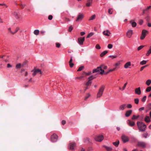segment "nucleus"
Instances as JSON below:
<instances>
[{
    "label": "nucleus",
    "mask_w": 151,
    "mask_h": 151,
    "mask_svg": "<svg viewBox=\"0 0 151 151\" xmlns=\"http://www.w3.org/2000/svg\"><path fill=\"white\" fill-rule=\"evenodd\" d=\"M32 72H33L32 75L33 76H35L37 74H41L42 72L41 70L38 69H35L32 70Z\"/></svg>",
    "instance_id": "4"
},
{
    "label": "nucleus",
    "mask_w": 151,
    "mask_h": 151,
    "mask_svg": "<svg viewBox=\"0 0 151 151\" xmlns=\"http://www.w3.org/2000/svg\"><path fill=\"white\" fill-rule=\"evenodd\" d=\"M147 135L148 134L147 133H145L143 134V136L144 137L146 138L147 137Z\"/></svg>",
    "instance_id": "61"
},
{
    "label": "nucleus",
    "mask_w": 151,
    "mask_h": 151,
    "mask_svg": "<svg viewBox=\"0 0 151 151\" xmlns=\"http://www.w3.org/2000/svg\"><path fill=\"white\" fill-rule=\"evenodd\" d=\"M53 18V17L52 15H50L48 16V19L50 20H51Z\"/></svg>",
    "instance_id": "56"
},
{
    "label": "nucleus",
    "mask_w": 151,
    "mask_h": 151,
    "mask_svg": "<svg viewBox=\"0 0 151 151\" xmlns=\"http://www.w3.org/2000/svg\"><path fill=\"white\" fill-rule=\"evenodd\" d=\"M83 77H84L83 76H81L79 77H76V78H75V79H82V78H83Z\"/></svg>",
    "instance_id": "62"
},
{
    "label": "nucleus",
    "mask_w": 151,
    "mask_h": 151,
    "mask_svg": "<svg viewBox=\"0 0 151 151\" xmlns=\"http://www.w3.org/2000/svg\"><path fill=\"white\" fill-rule=\"evenodd\" d=\"M104 138V137L103 135H100L96 137L95 139L97 141L101 142L103 139Z\"/></svg>",
    "instance_id": "9"
},
{
    "label": "nucleus",
    "mask_w": 151,
    "mask_h": 151,
    "mask_svg": "<svg viewBox=\"0 0 151 151\" xmlns=\"http://www.w3.org/2000/svg\"><path fill=\"white\" fill-rule=\"evenodd\" d=\"M151 7V6H150L148 7L146 9L144 10L143 12V13L144 14L145 13V12L146 11H147L148 10L150 9V8Z\"/></svg>",
    "instance_id": "47"
},
{
    "label": "nucleus",
    "mask_w": 151,
    "mask_h": 151,
    "mask_svg": "<svg viewBox=\"0 0 151 151\" xmlns=\"http://www.w3.org/2000/svg\"><path fill=\"white\" fill-rule=\"evenodd\" d=\"M95 18H96V15L95 14L93 15L89 19V20L90 21V20H93L95 19Z\"/></svg>",
    "instance_id": "31"
},
{
    "label": "nucleus",
    "mask_w": 151,
    "mask_h": 151,
    "mask_svg": "<svg viewBox=\"0 0 151 151\" xmlns=\"http://www.w3.org/2000/svg\"><path fill=\"white\" fill-rule=\"evenodd\" d=\"M127 82H126L124 83V86H123V87L122 88V91H123L125 89L126 87V86L127 85Z\"/></svg>",
    "instance_id": "48"
},
{
    "label": "nucleus",
    "mask_w": 151,
    "mask_h": 151,
    "mask_svg": "<svg viewBox=\"0 0 151 151\" xmlns=\"http://www.w3.org/2000/svg\"><path fill=\"white\" fill-rule=\"evenodd\" d=\"M131 65V64L130 62H128L127 63L124 65V67L125 68H128V67Z\"/></svg>",
    "instance_id": "23"
},
{
    "label": "nucleus",
    "mask_w": 151,
    "mask_h": 151,
    "mask_svg": "<svg viewBox=\"0 0 151 151\" xmlns=\"http://www.w3.org/2000/svg\"><path fill=\"white\" fill-rule=\"evenodd\" d=\"M143 21L141 19L139 20V24L140 25H142L143 24Z\"/></svg>",
    "instance_id": "60"
},
{
    "label": "nucleus",
    "mask_w": 151,
    "mask_h": 151,
    "mask_svg": "<svg viewBox=\"0 0 151 151\" xmlns=\"http://www.w3.org/2000/svg\"><path fill=\"white\" fill-rule=\"evenodd\" d=\"M148 32V31L145 29H143L142 30V35L140 37L141 40H143L145 38L146 36V33Z\"/></svg>",
    "instance_id": "7"
},
{
    "label": "nucleus",
    "mask_w": 151,
    "mask_h": 151,
    "mask_svg": "<svg viewBox=\"0 0 151 151\" xmlns=\"http://www.w3.org/2000/svg\"><path fill=\"white\" fill-rule=\"evenodd\" d=\"M91 83L92 82L88 80V82L86 83V86H90Z\"/></svg>",
    "instance_id": "33"
},
{
    "label": "nucleus",
    "mask_w": 151,
    "mask_h": 151,
    "mask_svg": "<svg viewBox=\"0 0 151 151\" xmlns=\"http://www.w3.org/2000/svg\"><path fill=\"white\" fill-rule=\"evenodd\" d=\"M128 124L130 126L132 127L135 125V123L134 122L131 121L130 120H128Z\"/></svg>",
    "instance_id": "21"
},
{
    "label": "nucleus",
    "mask_w": 151,
    "mask_h": 151,
    "mask_svg": "<svg viewBox=\"0 0 151 151\" xmlns=\"http://www.w3.org/2000/svg\"><path fill=\"white\" fill-rule=\"evenodd\" d=\"M127 106L128 108H131L132 107V106L130 104H127Z\"/></svg>",
    "instance_id": "55"
},
{
    "label": "nucleus",
    "mask_w": 151,
    "mask_h": 151,
    "mask_svg": "<svg viewBox=\"0 0 151 151\" xmlns=\"http://www.w3.org/2000/svg\"><path fill=\"white\" fill-rule=\"evenodd\" d=\"M104 147L107 151H111L112 149V148L111 147H107L105 146H104Z\"/></svg>",
    "instance_id": "27"
},
{
    "label": "nucleus",
    "mask_w": 151,
    "mask_h": 151,
    "mask_svg": "<svg viewBox=\"0 0 151 151\" xmlns=\"http://www.w3.org/2000/svg\"><path fill=\"white\" fill-rule=\"evenodd\" d=\"M93 0H87V3L86 4V6L88 7L90 6Z\"/></svg>",
    "instance_id": "19"
},
{
    "label": "nucleus",
    "mask_w": 151,
    "mask_h": 151,
    "mask_svg": "<svg viewBox=\"0 0 151 151\" xmlns=\"http://www.w3.org/2000/svg\"><path fill=\"white\" fill-rule=\"evenodd\" d=\"M120 64V63L119 62L116 63L115 64V66H116V67L115 68H116L117 67H118L119 66Z\"/></svg>",
    "instance_id": "51"
},
{
    "label": "nucleus",
    "mask_w": 151,
    "mask_h": 151,
    "mask_svg": "<svg viewBox=\"0 0 151 151\" xmlns=\"http://www.w3.org/2000/svg\"><path fill=\"white\" fill-rule=\"evenodd\" d=\"M87 95L88 96H86L85 98V100H86L90 96V95L88 93V94Z\"/></svg>",
    "instance_id": "59"
},
{
    "label": "nucleus",
    "mask_w": 151,
    "mask_h": 151,
    "mask_svg": "<svg viewBox=\"0 0 151 151\" xmlns=\"http://www.w3.org/2000/svg\"><path fill=\"white\" fill-rule=\"evenodd\" d=\"M113 12V10L112 8L109 9L108 10V13L110 14H112Z\"/></svg>",
    "instance_id": "38"
},
{
    "label": "nucleus",
    "mask_w": 151,
    "mask_h": 151,
    "mask_svg": "<svg viewBox=\"0 0 151 151\" xmlns=\"http://www.w3.org/2000/svg\"><path fill=\"white\" fill-rule=\"evenodd\" d=\"M39 32L40 31L39 30L36 29L34 31V33L35 35H39Z\"/></svg>",
    "instance_id": "32"
},
{
    "label": "nucleus",
    "mask_w": 151,
    "mask_h": 151,
    "mask_svg": "<svg viewBox=\"0 0 151 151\" xmlns=\"http://www.w3.org/2000/svg\"><path fill=\"white\" fill-rule=\"evenodd\" d=\"M108 52V51L107 50H105L102 52L100 54V56L101 57H103Z\"/></svg>",
    "instance_id": "28"
},
{
    "label": "nucleus",
    "mask_w": 151,
    "mask_h": 151,
    "mask_svg": "<svg viewBox=\"0 0 151 151\" xmlns=\"http://www.w3.org/2000/svg\"><path fill=\"white\" fill-rule=\"evenodd\" d=\"M58 138V135L55 134H53L51 137L50 140L51 142H55L57 141Z\"/></svg>",
    "instance_id": "5"
},
{
    "label": "nucleus",
    "mask_w": 151,
    "mask_h": 151,
    "mask_svg": "<svg viewBox=\"0 0 151 151\" xmlns=\"http://www.w3.org/2000/svg\"><path fill=\"white\" fill-rule=\"evenodd\" d=\"M147 143L142 142H138L137 143V145L139 147L144 148L146 147Z\"/></svg>",
    "instance_id": "6"
},
{
    "label": "nucleus",
    "mask_w": 151,
    "mask_h": 151,
    "mask_svg": "<svg viewBox=\"0 0 151 151\" xmlns=\"http://www.w3.org/2000/svg\"><path fill=\"white\" fill-rule=\"evenodd\" d=\"M19 29L20 28L19 27H17L15 31L13 32V35L16 33L18 32V31L19 30Z\"/></svg>",
    "instance_id": "34"
},
{
    "label": "nucleus",
    "mask_w": 151,
    "mask_h": 151,
    "mask_svg": "<svg viewBox=\"0 0 151 151\" xmlns=\"http://www.w3.org/2000/svg\"><path fill=\"white\" fill-rule=\"evenodd\" d=\"M139 116V115H138L137 116H136L135 115H133V116L132 117V120H135L137 119Z\"/></svg>",
    "instance_id": "29"
},
{
    "label": "nucleus",
    "mask_w": 151,
    "mask_h": 151,
    "mask_svg": "<svg viewBox=\"0 0 151 151\" xmlns=\"http://www.w3.org/2000/svg\"><path fill=\"white\" fill-rule=\"evenodd\" d=\"M84 73H85V75H87V76L90 75L91 74H92V73H91V72H89L88 73H86V72H84Z\"/></svg>",
    "instance_id": "57"
},
{
    "label": "nucleus",
    "mask_w": 151,
    "mask_h": 151,
    "mask_svg": "<svg viewBox=\"0 0 151 151\" xmlns=\"http://www.w3.org/2000/svg\"><path fill=\"white\" fill-rule=\"evenodd\" d=\"M134 102L135 104H138L139 102V99L138 98H136L134 99Z\"/></svg>",
    "instance_id": "37"
},
{
    "label": "nucleus",
    "mask_w": 151,
    "mask_h": 151,
    "mask_svg": "<svg viewBox=\"0 0 151 151\" xmlns=\"http://www.w3.org/2000/svg\"><path fill=\"white\" fill-rule=\"evenodd\" d=\"M137 124L139 131L144 132L145 130L146 126L144 123L138 122L137 123Z\"/></svg>",
    "instance_id": "1"
},
{
    "label": "nucleus",
    "mask_w": 151,
    "mask_h": 151,
    "mask_svg": "<svg viewBox=\"0 0 151 151\" xmlns=\"http://www.w3.org/2000/svg\"><path fill=\"white\" fill-rule=\"evenodd\" d=\"M135 93L136 94L140 95L141 93V91L140 89V88L139 87L136 88L135 90Z\"/></svg>",
    "instance_id": "15"
},
{
    "label": "nucleus",
    "mask_w": 151,
    "mask_h": 151,
    "mask_svg": "<svg viewBox=\"0 0 151 151\" xmlns=\"http://www.w3.org/2000/svg\"><path fill=\"white\" fill-rule=\"evenodd\" d=\"M101 68L102 69H106L107 68V67L106 66L104 65H101L100 66Z\"/></svg>",
    "instance_id": "36"
},
{
    "label": "nucleus",
    "mask_w": 151,
    "mask_h": 151,
    "mask_svg": "<svg viewBox=\"0 0 151 151\" xmlns=\"http://www.w3.org/2000/svg\"><path fill=\"white\" fill-rule=\"evenodd\" d=\"M56 46L57 47L59 48L60 47L61 44L59 43H55Z\"/></svg>",
    "instance_id": "50"
},
{
    "label": "nucleus",
    "mask_w": 151,
    "mask_h": 151,
    "mask_svg": "<svg viewBox=\"0 0 151 151\" xmlns=\"http://www.w3.org/2000/svg\"><path fill=\"white\" fill-rule=\"evenodd\" d=\"M73 27H72V26H70L69 27V28L68 31L70 32H71L72 30H73Z\"/></svg>",
    "instance_id": "54"
},
{
    "label": "nucleus",
    "mask_w": 151,
    "mask_h": 151,
    "mask_svg": "<svg viewBox=\"0 0 151 151\" xmlns=\"http://www.w3.org/2000/svg\"><path fill=\"white\" fill-rule=\"evenodd\" d=\"M147 62V61L143 60L140 62V64L141 65H144L146 64Z\"/></svg>",
    "instance_id": "39"
},
{
    "label": "nucleus",
    "mask_w": 151,
    "mask_h": 151,
    "mask_svg": "<svg viewBox=\"0 0 151 151\" xmlns=\"http://www.w3.org/2000/svg\"><path fill=\"white\" fill-rule=\"evenodd\" d=\"M126 104H123L121 105L119 107V110H124L126 108Z\"/></svg>",
    "instance_id": "17"
},
{
    "label": "nucleus",
    "mask_w": 151,
    "mask_h": 151,
    "mask_svg": "<svg viewBox=\"0 0 151 151\" xmlns=\"http://www.w3.org/2000/svg\"><path fill=\"white\" fill-rule=\"evenodd\" d=\"M122 141L124 142H126L128 141L129 140L128 137L124 135H123L122 136Z\"/></svg>",
    "instance_id": "14"
},
{
    "label": "nucleus",
    "mask_w": 151,
    "mask_h": 151,
    "mask_svg": "<svg viewBox=\"0 0 151 151\" xmlns=\"http://www.w3.org/2000/svg\"><path fill=\"white\" fill-rule=\"evenodd\" d=\"M78 43L81 45L83 44V42L85 40V37H80L78 38Z\"/></svg>",
    "instance_id": "10"
},
{
    "label": "nucleus",
    "mask_w": 151,
    "mask_h": 151,
    "mask_svg": "<svg viewBox=\"0 0 151 151\" xmlns=\"http://www.w3.org/2000/svg\"><path fill=\"white\" fill-rule=\"evenodd\" d=\"M132 110H129L127 111L125 114L126 116L127 117L129 116L132 114Z\"/></svg>",
    "instance_id": "18"
},
{
    "label": "nucleus",
    "mask_w": 151,
    "mask_h": 151,
    "mask_svg": "<svg viewBox=\"0 0 151 151\" xmlns=\"http://www.w3.org/2000/svg\"><path fill=\"white\" fill-rule=\"evenodd\" d=\"M73 59L72 57H71L70 58V61H69V64L70 66V68H72L73 67L74 64L72 62Z\"/></svg>",
    "instance_id": "20"
},
{
    "label": "nucleus",
    "mask_w": 151,
    "mask_h": 151,
    "mask_svg": "<svg viewBox=\"0 0 151 151\" xmlns=\"http://www.w3.org/2000/svg\"><path fill=\"white\" fill-rule=\"evenodd\" d=\"M147 96H144L141 99V101L143 102H145L146 100Z\"/></svg>",
    "instance_id": "35"
},
{
    "label": "nucleus",
    "mask_w": 151,
    "mask_h": 151,
    "mask_svg": "<svg viewBox=\"0 0 151 151\" xmlns=\"http://www.w3.org/2000/svg\"><path fill=\"white\" fill-rule=\"evenodd\" d=\"M105 88V86L104 85H102L101 86L97 93V98H99L102 96Z\"/></svg>",
    "instance_id": "2"
},
{
    "label": "nucleus",
    "mask_w": 151,
    "mask_h": 151,
    "mask_svg": "<svg viewBox=\"0 0 151 151\" xmlns=\"http://www.w3.org/2000/svg\"><path fill=\"white\" fill-rule=\"evenodd\" d=\"M9 32L11 34L13 35V31H12L11 28H9L8 29Z\"/></svg>",
    "instance_id": "46"
},
{
    "label": "nucleus",
    "mask_w": 151,
    "mask_h": 151,
    "mask_svg": "<svg viewBox=\"0 0 151 151\" xmlns=\"http://www.w3.org/2000/svg\"><path fill=\"white\" fill-rule=\"evenodd\" d=\"M145 46L143 45H141L139 47H138L137 49V50L138 51H139V50L142 49Z\"/></svg>",
    "instance_id": "49"
},
{
    "label": "nucleus",
    "mask_w": 151,
    "mask_h": 151,
    "mask_svg": "<svg viewBox=\"0 0 151 151\" xmlns=\"http://www.w3.org/2000/svg\"><path fill=\"white\" fill-rule=\"evenodd\" d=\"M84 17L83 14H79L78 17L76 20V22H79L81 21Z\"/></svg>",
    "instance_id": "11"
},
{
    "label": "nucleus",
    "mask_w": 151,
    "mask_h": 151,
    "mask_svg": "<svg viewBox=\"0 0 151 151\" xmlns=\"http://www.w3.org/2000/svg\"><path fill=\"white\" fill-rule=\"evenodd\" d=\"M21 64L20 63H18L16 65V68L17 69L20 68L21 67Z\"/></svg>",
    "instance_id": "41"
},
{
    "label": "nucleus",
    "mask_w": 151,
    "mask_h": 151,
    "mask_svg": "<svg viewBox=\"0 0 151 151\" xmlns=\"http://www.w3.org/2000/svg\"><path fill=\"white\" fill-rule=\"evenodd\" d=\"M94 34L93 33V32H91L90 33H89L87 35V38H89L91 36H92V35H93Z\"/></svg>",
    "instance_id": "42"
},
{
    "label": "nucleus",
    "mask_w": 151,
    "mask_h": 151,
    "mask_svg": "<svg viewBox=\"0 0 151 151\" xmlns=\"http://www.w3.org/2000/svg\"><path fill=\"white\" fill-rule=\"evenodd\" d=\"M84 68V67L83 66H82L80 67L78 69V70L77 71H79L82 70Z\"/></svg>",
    "instance_id": "45"
},
{
    "label": "nucleus",
    "mask_w": 151,
    "mask_h": 151,
    "mask_svg": "<svg viewBox=\"0 0 151 151\" xmlns=\"http://www.w3.org/2000/svg\"><path fill=\"white\" fill-rule=\"evenodd\" d=\"M130 23L131 24L132 26L133 27H135L137 25V23L135 22H133L132 20L130 21Z\"/></svg>",
    "instance_id": "22"
},
{
    "label": "nucleus",
    "mask_w": 151,
    "mask_h": 151,
    "mask_svg": "<svg viewBox=\"0 0 151 151\" xmlns=\"http://www.w3.org/2000/svg\"><path fill=\"white\" fill-rule=\"evenodd\" d=\"M117 57V55H110L109 56V58H111L112 59H114V58H116Z\"/></svg>",
    "instance_id": "40"
},
{
    "label": "nucleus",
    "mask_w": 151,
    "mask_h": 151,
    "mask_svg": "<svg viewBox=\"0 0 151 151\" xmlns=\"http://www.w3.org/2000/svg\"><path fill=\"white\" fill-rule=\"evenodd\" d=\"M96 48L98 49H101V47L99 44H97L95 47Z\"/></svg>",
    "instance_id": "52"
},
{
    "label": "nucleus",
    "mask_w": 151,
    "mask_h": 151,
    "mask_svg": "<svg viewBox=\"0 0 151 151\" xmlns=\"http://www.w3.org/2000/svg\"><path fill=\"white\" fill-rule=\"evenodd\" d=\"M85 142H90L89 139L88 138H86L85 140Z\"/></svg>",
    "instance_id": "58"
},
{
    "label": "nucleus",
    "mask_w": 151,
    "mask_h": 151,
    "mask_svg": "<svg viewBox=\"0 0 151 151\" xmlns=\"http://www.w3.org/2000/svg\"><path fill=\"white\" fill-rule=\"evenodd\" d=\"M145 121L147 123L149 122H150V117L149 116H146L145 118Z\"/></svg>",
    "instance_id": "24"
},
{
    "label": "nucleus",
    "mask_w": 151,
    "mask_h": 151,
    "mask_svg": "<svg viewBox=\"0 0 151 151\" xmlns=\"http://www.w3.org/2000/svg\"><path fill=\"white\" fill-rule=\"evenodd\" d=\"M76 147V144L74 142L70 143L69 144L68 148L70 150H74Z\"/></svg>",
    "instance_id": "8"
},
{
    "label": "nucleus",
    "mask_w": 151,
    "mask_h": 151,
    "mask_svg": "<svg viewBox=\"0 0 151 151\" xmlns=\"http://www.w3.org/2000/svg\"><path fill=\"white\" fill-rule=\"evenodd\" d=\"M13 15L17 19L19 20L20 19V15L19 12H14L13 13Z\"/></svg>",
    "instance_id": "12"
},
{
    "label": "nucleus",
    "mask_w": 151,
    "mask_h": 151,
    "mask_svg": "<svg viewBox=\"0 0 151 151\" xmlns=\"http://www.w3.org/2000/svg\"><path fill=\"white\" fill-rule=\"evenodd\" d=\"M66 123V121L65 120H62V124L63 125H64Z\"/></svg>",
    "instance_id": "64"
},
{
    "label": "nucleus",
    "mask_w": 151,
    "mask_h": 151,
    "mask_svg": "<svg viewBox=\"0 0 151 151\" xmlns=\"http://www.w3.org/2000/svg\"><path fill=\"white\" fill-rule=\"evenodd\" d=\"M133 34V31L132 30L129 29L127 32L126 33V35L127 37L129 38H130Z\"/></svg>",
    "instance_id": "13"
},
{
    "label": "nucleus",
    "mask_w": 151,
    "mask_h": 151,
    "mask_svg": "<svg viewBox=\"0 0 151 151\" xmlns=\"http://www.w3.org/2000/svg\"><path fill=\"white\" fill-rule=\"evenodd\" d=\"M96 78V75H92L88 78V79L89 80L91 81V80L95 78Z\"/></svg>",
    "instance_id": "26"
},
{
    "label": "nucleus",
    "mask_w": 151,
    "mask_h": 151,
    "mask_svg": "<svg viewBox=\"0 0 151 151\" xmlns=\"http://www.w3.org/2000/svg\"><path fill=\"white\" fill-rule=\"evenodd\" d=\"M87 151H93V149L91 147H89L88 148Z\"/></svg>",
    "instance_id": "63"
},
{
    "label": "nucleus",
    "mask_w": 151,
    "mask_h": 151,
    "mask_svg": "<svg viewBox=\"0 0 151 151\" xmlns=\"http://www.w3.org/2000/svg\"><path fill=\"white\" fill-rule=\"evenodd\" d=\"M119 143V140H117L115 142H113V144L116 147H117Z\"/></svg>",
    "instance_id": "25"
},
{
    "label": "nucleus",
    "mask_w": 151,
    "mask_h": 151,
    "mask_svg": "<svg viewBox=\"0 0 151 151\" xmlns=\"http://www.w3.org/2000/svg\"><path fill=\"white\" fill-rule=\"evenodd\" d=\"M151 83V80L150 79L148 80L146 82V84L148 86H149Z\"/></svg>",
    "instance_id": "30"
},
{
    "label": "nucleus",
    "mask_w": 151,
    "mask_h": 151,
    "mask_svg": "<svg viewBox=\"0 0 151 151\" xmlns=\"http://www.w3.org/2000/svg\"><path fill=\"white\" fill-rule=\"evenodd\" d=\"M107 47L109 49H111L113 47V45L111 44H109L108 45Z\"/></svg>",
    "instance_id": "53"
},
{
    "label": "nucleus",
    "mask_w": 151,
    "mask_h": 151,
    "mask_svg": "<svg viewBox=\"0 0 151 151\" xmlns=\"http://www.w3.org/2000/svg\"><path fill=\"white\" fill-rule=\"evenodd\" d=\"M151 91V86L147 87L146 89V91L147 92H149Z\"/></svg>",
    "instance_id": "43"
},
{
    "label": "nucleus",
    "mask_w": 151,
    "mask_h": 151,
    "mask_svg": "<svg viewBox=\"0 0 151 151\" xmlns=\"http://www.w3.org/2000/svg\"><path fill=\"white\" fill-rule=\"evenodd\" d=\"M100 71H101V72L99 73L100 74L103 75L104 74V71L101 68L100 66L96 68L93 69L92 71V73H94L99 72Z\"/></svg>",
    "instance_id": "3"
},
{
    "label": "nucleus",
    "mask_w": 151,
    "mask_h": 151,
    "mask_svg": "<svg viewBox=\"0 0 151 151\" xmlns=\"http://www.w3.org/2000/svg\"><path fill=\"white\" fill-rule=\"evenodd\" d=\"M103 34L106 36H109L111 34L110 31L108 30H107L106 31H104L103 32Z\"/></svg>",
    "instance_id": "16"
},
{
    "label": "nucleus",
    "mask_w": 151,
    "mask_h": 151,
    "mask_svg": "<svg viewBox=\"0 0 151 151\" xmlns=\"http://www.w3.org/2000/svg\"><path fill=\"white\" fill-rule=\"evenodd\" d=\"M151 53V49L150 48V49L148 51L147 53L146 54V55L147 56H148Z\"/></svg>",
    "instance_id": "44"
}]
</instances>
